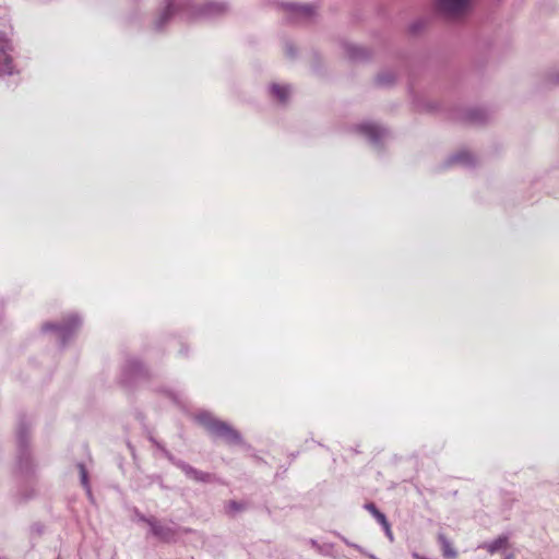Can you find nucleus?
Here are the masks:
<instances>
[{"label": "nucleus", "instance_id": "nucleus-1", "mask_svg": "<svg viewBox=\"0 0 559 559\" xmlns=\"http://www.w3.org/2000/svg\"><path fill=\"white\" fill-rule=\"evenodd\" d=\"M226 5L218 2H207L199 7L182 5L177 0H167L164 11L155 21V27L160 29L166 22L178 12L180 17L185 21H192L197 17H212L225 12Z\"/></svg>", "mask_w": 559, "mask_h": 559}, {"label": "nucleus", "instance_id": "nucleus-2", "mask_svg": "<svg viewBox=\"0 0 559 559\" xmlns=\"http://www.w3.org/2000/svg\"><path fill=\"white\" fill-rule=\"evenodd\" d=\"M197 418L214 437L222 438L229 443L240 442V435L227 423L214 418L209 413H202Z\"/></svg>", "mask_w": 559, "mask_h": 559}, {"label": "nucleus", "instance_id": "nucleus-3", "mask_svg": "<svg viewBox=\"0 0 559 559\" xmlns=\"http://www.w3.org/2000/svg\"><path fill=\"white\" fill-rule=\"evenodd\" d=\"M473 0H437L438 10L445 16L457 17L465 14Z\"/></svg>", "mask_w": 559, "mask_h": 559}, {"label": "nucleus", "instance_id": "nucleus-4", "mask_svg": "<svg viewBox=\"0 0 559 559\" xmlns=\"http://www.w3.org/2000/svg\"><path fill=\"white\" fill-rule=\"evenodd\" d=\"M11 50L12 45L8 35L0 32V75L13 73Z\"/></svg>", "mask_w": 559, "mask_h": 559}, {"label": "nucleus", "instance_id": "nucleus-5", "mask_svg": "<svg viewBox=\"0 0 559 559\" xmlns=\"http://www.w3.org/2000/svg\"><path fill=\"white\" fill-rule=\"evenodd\" d=\"M80 325V319L76 316H72L69 318V322L64 325H58L52 323H47L44 325L45 331H53L57 334V338L64 343L76 330Z\"/></svg>", "mask_w": 559, "mask_h": 559}, {"label": "nucleus", "instance_id": "nucleus-6", "mask_svg": "<svg viewBox=\"0 0 559 559\" xmlns=\"http://www.w3.org/2000/svg\"><path fill=\"white\" fill-rule=\"evenodd\" d=\"M356 130L374 145H377L386 134L383 128L370 122L358 124Z\"/></svg>", "mask_w": 559, "mask_h": 559}, {"label": "nucleus", "instance_id": "nucleus-7", "mask_svg": "<svg viewBox=\"0 0 559 559\" xmlns=\"http://www.w3.org/2000/svg\"><path fill=\"white\" fill-rule=\"evenodd\" d=\"M148 524H150L152 534L162 540L170 542V540L175 539V537L177 535V531L171 525L160 524L156 521H148Z\"/></svg>", "mask_w": 559, "mask_h": 559}, {"label": "nucleus", "instance_id": "nucleus-8", "mask_svg": "<svg viewBox=\"0 0 559 559\" xmlns=\"http://www.w3.org/2000/svg\"><path fill=\"white\" fill-rule=\"evenodd\" d=\"M178 466L188 477L195 481H207L210 479L209 474L202 473L186 463L180 462L178 463Z\"/></svg>", "mask_w": 559, "mask_h": 559}, {"label": "nucleus", "instance_id": "nucleus-9", "mask_svg": "<svg viewBox=\"0 0 559 559\" xmlns=\"http://www.w3.org/2000/svg\"><path fill=\"white\" fill-rule=\"evenodd\" d=\"M178 466L188 477L195 481H207L210 479L209 474L202 473L186 463L180 462L178 463Z\"/></svg>", "mask_w": 559, "mask_h": 559}, {"label": "nucleus", "instance_id": "nucleus-10", "mask_svg": "<svg viewBox=\"0 0 559 559\" xmlns=\"http://www.w3.org/2000/svg\"><path fill=\"white\" fill-rule=\"evenodd\" d=\"M178 466L188 477L195 481H207L210 479L209 474L202 473L186 463L180 462L178 463Z\"/></svg>", "mask_w": 559, "mask_h": 559}, {"label": "nucleus", "instance_id": "nucleus-11", "mask_svg": "<svg viewBox=\"0 0 559 559\" xmlns=\"http://www.w3.org/2000/svg\"><path fill=\"white\" fill-rule=\"evenodd\" d=\"M438 540L440 543L443 557L447 559H455L457 552L455 548L452 546L451 542L448 539V537L443 534H439Z\"/></svg>", "mask_w": 559, "mask_h": 559}, {"label": "nucleus", "instance_id": "nucleus-12", "mask_svg": "<svg viewBox=\"0 0 559 559\" xmlns=\"http://www.w3.org/2000/svg\"><path fill=\"white\" fill-rule=\"evenodd\" d=\"M507 543L508 538L506 536H500L497 539L485 544L484 548H486L490 554H495L500 549L504 548L507 546Z\"/></svg>", "mask_w": 559, "mask_h": 559}, {"label": "nucleus", "instance_id": "nucleus-13", "mask_svg": "<svg viewBox=\"0 0 559 559\" xmlns=\"http://www.w3.org/2000/svg\"><path fill=\"white\" fill-rule=\"evenodd\" d=\"M271 91L280 102H285L290 94V88L285 85L273 84Z\"/></svg>", "mask_w": 559, "mask_h": 559}, {"label": "nucleus", "instance_id": "nucleus-14", "mask_svg": "<svg viewBox=\"0 0 559 559\" xmlns=\"http://www.w3.org/2000/svg\"><path fill=\"white\" fill-rule=\"evenodd\" d=\"M365 508L376 518L380 525L388 521L386 516L380 512L373 503H368L365 506Z\"/></svg>", "mask_w": 559, "mask_h": 559}, {"label": "nucleus", "instance_id": "nucleus-15", "mask_svg": "<svg viewBox=\"0 0 559 559\" xmlns=\"http://www.w3.org/2000/svg\"><path fill=\"white\" fill-rule=\"evenodd\" d=\"M472 160H473V158H472L471 154H468L466 152L459 153L451 158V162L459 163L462 165H469L472 163Z\"/></svg>", "mask_w": 559, "mask_h": 559}, {"label": "nucleus", "instance_id": "nucleus-16", "mask_svg": "<svg viewBox=\"0 0 559 559\" xmlns=\"http://www.w3.org/2000/svg\"><path fill=\"white\" fill-rule=\"evenodd\" d=\"M79 467H80V474H81V481L84 487L88 488L87 472L83 464H80Z\"/></svg>", "mask_w": 559, "mask_h": 559}, {"label": "nucleus", "instance_id": "nucleus-17", "mask_svg": "<svg viewBox=\"0 0 559 559\" xmlns=\"http://www.w3.org/2000/svg\"><path fill=\"white\" fill-rule=\"evenodd\" d=\"M381 526L383 527V530H384V532H385V535H386V537L389 538V540H390V542H393L394 536H393V533H392L391 525H390L389 521H386L385 523H383Z\"/></svg>", "mask_w": 559, "mask_h": 559}, {"label": "nucleus", "instance_id": "nucleus-18", "mask_svg": "<svg viewBox=\"0 0 559 559\" xmlns=\"http://www.w3.org/2000/svg\"><path fill=\"white\" fill-rule=\"evenodd\" d=\"M342 540H343L346 545H348V546H350V547H353V548L357 549V550H358V551H360V552H364V549H362L359 545L354 544V543H350V542H349L347 538H345V537H342Z\"/></svg>", "mask_w": 559, "mask_h": 559}, {"label": "nucleus", "instance_id": "nucleus-19", "mask_svg": "<svg viewBox=\"0 0 559 559\" xmlns=\"http://www.w3.org/2000/svg\"><path fill=\"white\" fill-rule=\"evenodd\" d=\"M298 10H299L300 13L306 14V15H309V14L312 13L311 8L308 7V5H299Z\"/></svg>", "mask_w": 559, "mask_h": 559}, {"label": "nucleus", "instance_id": "nucleus-20", "mask_svg": "<svg viewBox=\"0 0 559 559\" xmlns=\"http://www.w3.org/2000/svg\"><path fill=\"white\" fill-rule=\"evenodd\" d=\"M412 557H413L414 559H428V558H426V557H424V556H420L418 552H413V554H412Z\"/></svg>", "mask_w": 559, "mask_h": 559}, {"label": "nucleus", "instance_id": "nucleus-21", "mask_svg": "<svg viewBox=\"0 0 559 559\" xmlns=\"http://www.w3.org/2000/svg\"><path fill=\"white\" fill-rule=\"evenodd\" d=\"M310 543H311L312 547L319 548V545H318V543L316 540L311 539Z\"/></svg>", "mask_w": 559, "mask_h": 559}, {"label": "nucleus", "instance_id": "nucleus-22", "mask_svg": "<svg viewBox=\"0 0 559 559\" xmlns=\"http://www.w3.org/2000/svg\"><path fill=\"white\" fill-rule=\"evenodd\" d=\"M555 81L559 83V74L555 78Z\"/></svg>", "mask_w": 559, "mask_h": 559}, {"label": "nucleus", "instance_id": "nucleus-23", "mask_svg": "<svg viewBox=\"0 0 559 559\" xmlns=\"http://www.w3.org/2000/svg\"><path fill=\"white\" fill-rule=\"evenodd\" d=\"M506 559H512V556H508Z\"/></svg>", "mask_w": 559, "mask_h": 559}]
</instances>
